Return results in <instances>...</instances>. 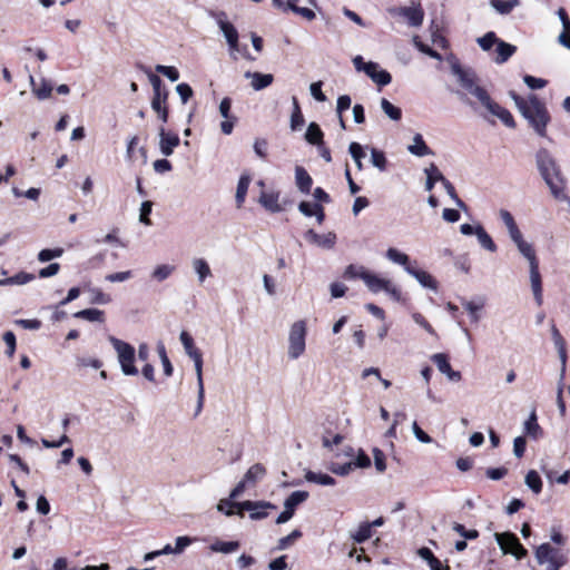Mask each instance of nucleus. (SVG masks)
I'll use <instances>...</instances> for the list:
<instances>
[{
  "instance_id": "53",
  "label": "nucleus",
  "mask_w": 570,
  "mask_h": 570,
  "mask_svg": "<svg viewBox=\"0 0 570 570\" xmlns=\"http://www.w3.org/2000/svg\"><path fill=\"white\" fill-rule=\"evenodd\" d=\"M62 254H63L62 248H53V249L46 248V249H42L39 252L38 259H39V262L45 263V262H49L53 258H58Z\"/></svg>"
},
{
  "instance_id": "35",
  "label": "nucleus",
  "mask_w": 570,
  "mask_h": 570,
  "mask_svg": "<svg viewBox=\"0 0 570 570\" xmlns=\"http://www.w3.org/2000/svg\"><path fill=\"white\" fill-rule=\"evenodd\" d=\"M249 183H250L249 176H247V175L240 176L238 184H237L236 195H235L237 207H242V205L244 204Z\"/></svg>"
},
{
  "instance_id": "12",
  "label": "nucleus",
  "mask_w": 570,
  "mask_h": 570,
  "mask_svg": "<svg viewBox=\"0 0 570 570\" xmlns=\"http://www.w3.org/2000/svg\"><path fill=\"white\" fill-rule=\"evenodd\" d=\"M304 237L307 242L315 244L320 247L331 249L334 247L336 242V235L334 233H327L325 235H320L313 229H308Z\"/></svg>"
},
{
  "instance_id": "17",
  "label": "nucleus",
  "mask_w": 570,
  "mask_h": 570,
  "mask_svg": "<svg viewBox=\"0 0 570 570\" xmlns=\"http://www.w3.org/2000/svg\"><path fill=\"white\" fill-rule=\"evenodd\" d=\"M511 240L514 243L520 254L529 262V265L539 263L533 246L524 240L522 233Z\"/></svg>"
},
{
  "instance_id": "6",
  "label": "nucleus",
  "mask_w": 570,
  "mask_h": 570,
  "mask_svg": "<svg viewBox=\"0 0 570 570\" xmlns=\"http://www.w3.org/2000/svg\"><path fill=\"white\" fill-rule=\"evenodd\" d=\"M306 323L297 321L292 324L288 335V357L297 360L305 352Z\"/></svg>"
},
{
  "instance_id": "15",
  "label": "nucleus",
  "mask_w": 570,
  "mask_h": 570,
  "mask_svg": "<svg viewBox=\"0 0 570 570\" xmlns=\"http://www.w3.org/2000/svg\"><path fill=\"white\" fill-rule=\"evenodd\" d=\"M244 76L245 78L250 79V86L256 91L267 88L274 81V76L272 73L246 71Z\"/></svg>"
},
{
  "instance_id": "21",
  "label": "nucleus",
  "mask_w": 570,
  "mask_h": 570,
  "mask_svg": "<svg viewBox=\"0 0 570 570\" xmlns=\"http://www.w3.org/2000/svg\"><path fill=\"white\" fill-rule=\"evenodd\" d=\"M364 283L370 292L379 293L381 291H385L389 286L390 279L379 277L376 274L368 272L364 275Z\"/></svg>"
},
{
  "instance_id": "44",
  "label": "nucleus",
  "mask_w": 570,
  "mask_h": 570,
  "mask_svg": "<svg viewBox=\"0 0 570 570\" xmlns=\"http://www.w3.org/2000/svg\"><path fill=\"white\" fill-rule=\"evenodd\" d=\"M386 257H387L391 262H393V263H395V264H399V265L404 266V268H405L406 266H410V265H409L410 257H409L406 254H404V253H402V252L397 250L396 248H393V247L389 248V249L386 250Z\"/></svg>"
},
{
  "instance_id": "32",
  "label": "nucleus",
  "mask_w": 570,
  "mask_h": 570,
  "mask_svg": "<svg viewBox=\"0 0 570 570\" xmlns=\"http://www.w3.org/2000/svg\"><path fill=\"white\" fill-rule=\"evenodd\" d=\"M308 498V492L306 491H294L284 502V508L289 510L293 514L298 504L306 501Z\"/></svg>"
},
{
  "instance_id": "47",
  "label": "nucleus",
  "mask_w": 570,
  "mask_h": 570,
  "mask_svg": "<svg viewBox=\"0 0 570 570\" xmlns=\"http://www.w3.org/2000/svg\"><path fill=\"white\" fill-rule=\"evenodd\" d=\"M371 163L379 170L384 171L386 169L387 160L383 151L372 148L371 150Z\"/></svg>"
},
{
  "instance_id": "20",
  "label": "nucleus",
  "mask_w": 570,
  "mask_h": 570,
  "mask_svg": "<svg viewBox=\"0 0 570 570\" xmlns=\"http://www.w3.org/2000/svg\"><path fill=\"white\" fill-rule=\"evenodd\" d=\"M495 46L497 57L494 58V62L498 65L507 62L517 51L515 46L508 43L501 39L497 42Z\"/></svg>"
},
{
  "instance_id": "16",
  "label": "nucleus",
  "mask_w": 570,
  "mask_h": 570,
  "mask_svg": "<svg viewBox=\"0 0 570 570\" xmlns=\"http://www.w3.org/2000/svg\"><path fill=\"white\" fill-rule=\"evenodd\" d=\"M405 272L413 276L423 287L432 291L438 289V282L428 272L414 268L412 266H406Z\"/></svg>"
},
{
  "instance_id": "9",
  "label": "nucleus",
  "mask_w": 570,
  "mask_h": 570,
  "mask_svg": "<svg viewBox=\"0 0 570 570\" xmlns=\"http://www.w3.org/2000/svg\"><path fill=\"white\" fill-rule=\"evenodd\" d=\"M390 12L394 16L404 17L411 27H420L424 19V11L420 4L416 7H400L391 9Z\"/></svg>"
},
{
  "instance_id": "7",
  "label": "nucleus",
  "mask_w": 570,
  "mask_h": 570,
  "mask_svg": "<svg viewBox=\"0 0 570 570\" xmlns=\"http://www.w3.org/2000/svg\"><path fill=\"white\" fill-rule=\"evenodd\" d=\"M494 538L504 554H512L518 560L524 558L528 551L520 543L515 534L511 532L494 533Z\"/></svg>"
},
{
  "instance_id": "56",
  "label": "nucleus",
  "mask_w": 570,
  "mask_h": 570,
  "mask_svg": "<svg viewBox=\"0 0 570 570\" xmlns=\"http://www.w3.org/2000/svg\"><path fill=\"white\" fill-rule=\"evenodd\" d=\"M550 540L551 544H556L557 548H564L568 539L566 535L561 533V531L558 528L552 527L550 530Z\"/></svg>"
},
{
  "instance_id": "14",
  "label": "nucleus",
  "mask_w": 570,
  "mask_h": 570,
  "mask_svg": "<svg viewBox=\"0 0 570 570\" xmlns=\"http://www.w3.org/2000/svg\"><path fill=\"white\" fill-rule=\"evenodd\" d=\"M218 27L223 32L232 51L238 50V32L236 28L227 20L219 18L217 20Z\"/></svg>"
},
{
  "instance_id": "42",
  "label": "nucleus",
  "mask_w": 570,
  "mask_h": 570,
  "mask_svg": "<svg viewBox=\"0 0 570 570\" xmlns=\"http://www.w3.org/2000/svg\"><path fill=\"white\" fill-rule=\"evenodd\" d=\"M239 548L238 541H215L213 544H210V550L214 552H220V553H232L235 552Z\"/></svg>"
},
{
  "instance_id": "51",
  "label": "nucleus",
  "mask_w": 570,
  "mask_h": 570,
  "mask_svg": "<svg viewBox=\"0 0 570 570\" xmlns=\"http://www.w3.org/2000/svg\"><path fill=\"white\" fill-rule=\"evenodd\" d=\"M175 267L171 266V265H167V264H163V265H158L154 271H153V274L151 276L158 281V282H163L165 279H167L171 273L174 272Z\"/></svg>"
},
{
  "instance_id": "40",
  "label": "nucleus",
  "mask_w": 570,
  "mask_h": 570,
  "mask_svg": "<svg viewBox=\"0 0 570 570\" xmlns=\"http://www.w3.org/2000/svg\"><path fill=\"white\" fill-rule=\"evenodd\" d=\"M524 482L529 489L535 494H539L542 490V480L537 471L531 470L527 473Z\"/></svg>"
},
{
  "instance_id": "22",
  "label": "nucleus",
  "mask_w": 570,
  "mask_h": 570,
  "mask_svg": "<svg viewBox=\"0 0 570 570\" xmlns=\"http://www.w3.org/2000/svg\"><path fill=\"white\" fill-rule=\"evenodd\" d=\"M488 112L494 117H498L507 127H515V122L511 112L508 109L501 107L499 104L494 102Z\"/></svg>"
},
{
  "instance_id": "48",
  "label": "nucleus",
  "mask_w": 570,
  "mask_h": 570,
  "mask_svg": "<svg viewBox=\"0 0 570 570\" xmlns=\"http://www.w3.org/2000/svg\"><path fill=\"white\" fill-rule=\"evenodd\" d=\"M414 46L422 52V53H425L428 55L429 57L435 59V60H439L441 61L442 60V56L433 50L432 48H430L428 45L423 43L421 40H420V37L419 36H414L413 39H412Z\"/></svg>"
},
{
  "instance_id": "28",
  "label": "nucleus",
  "mask_w": 570,
  "mask_h": 570,
  "mask_svg": "<svg viewBox=\"0 0 570 570\" xmlns=\"http://www.w3.org/2000/svg\"><path fill=\"white\" fill-rule=\"evenodd\" d=\"M179 340L183 344L185 353L190 358H195L202 355V352L195 346L194 340L188 332L183 331L179 335Z\"/></svg>"
},
{
  "instance_id": "13",
  "label": "nucleus",
  "mask_w": 570,
  "mask_h": 570,
  "mask_svg": "<svg viewBox=\"0 0 570 570\" xmlns=\"http://www.w3.org/2000/svg\"><path fill=\"white\" fill-rule=\"evenodd\" d=\"M530 267V283H531V289L534 296V301L538 306L542 305L543 302V295H542V282H541V275L539 272V263L529 265Z\"/></svg>"
},
{
  "instance_id": "43",
  "label": "nucleus",
  "mask_w": 570,
  "mask_h": 570,
  "mask_svg": "<svg viewBox=\"0 0 570 570\" xmlns=\"http://www.w3.org/2000/svg\"><path fill=\"white\" fill-rule=\"evenodd\" d=\"M499 40L500 39L497 37L495 32L488 31L482 37L476 38V43L483 51H490Z\"/></svg>"
},
{
  "instance_id": "39",
  "label": "nucleus",
  "mask_w": 570,
  "mask_h": 570,
  "mask_svg": "<svg viewBox=\"0 0 570 570\" xmlns=\"http://www.w3.org/2000/svg\"><path fill=\"white\" fill-rule=\"evenodd\" d=\"M266 473V469L261 463H256L252 465L244 475V481L246 483H255L259 479H262Z\"/></svg>"
},
{
  "instance_id": "34",
  "label": "nucleus",
  "mask_w": 570,
  "mask_h": 570,
  "mask_svg": "<svg viewBox=\"0 0 570 570\" xmlns=\"http://www.w3.org/2000/svg\"><path fill=\"white\" fill-rule=\"evenodd\" d=\"M305 480L308 482L320 484V485H334L335 484V479L332 478L331 475L324 474V473H317V472L309 471V470L306 471V473H305Z\"/></svg>"
},
{
  "instance_id": "59",
  "label": "nucleus",
  "mask_w": 570,
  "mask_h": 570,
  "mask_svg": "<svg viewBox=\"0 0 570 570\" xmlns=\"http://www.w3.org/2000/svg\"><path fill=\"white\" fill-rule=\"evenodd\" d=\"M153 203L149 200L142 202L140 206V215L139 222L145 225H151V220L149 219V214L151 213Z\"/></svg>"
},
{
  "instance_id": "30",
  "label": "nucleus",
  "mask_w": 570,
  "mask_h": 570,
  "mask_svg": "<svg viewBox=\"0 0 570 570\" xmlns=\"http://www.w3.org/2000/svg\"><path fill=\"white\" fill-rule=\"evenodd\" d=\"M490 6L499 14H509L514 8L520 6V0H490Z\"/></svg>"
},
{
  "instance_id": "36",
  "label": "nucleus",
  "mask_w": 570,
  "mask_h": 570,
  "mask_svg": "<svg viewBox=\"0 0 570 570\" xmlns=\"http://www.w3.org/2000/svg\"><path fill=\"white\" fill-rule=\"evenodd\" d=\"M293 111L291 115V129L297 130L304 125V117L296 97L292 98Z\"/></svg>"
},
{
  "instance_id": "11",
  "label": "nucleus",
  "mask_w": 570,
  "mask_h": 570,
  "mask_svg": "<svg viewBox=\"0 0 570 570\" xmlns=\"http://www.w3.org/2000/svg\"><path fill=\"white\" fill-rule=\"evenodd\" d=\"M432 362L436 365L438 370L446 375V377L452 382H459L462 379V375L459 371L452 370L448 356L443 353H436L431 356Z\"/></svg>"
},
{
  "instance_id": "58",
  "label": "nucleus",
  "mask_w": 570,
  "mask_h": 570,
  "mask_svg": "<svg viewBox=\"0 0 570 570\" xmlns=\"http://www.w3.org/2000/svg\"><path fill=\"white\" fill-rule=\"evenodd\" d=\"M90 293L92 294L91 303L94 304L105 305L111 302V297L99 288H91Z\"/></svg>"
},
{
  "instance_id": "55",
  "label": "nucleus",
  "mask_w": 570,
  "mask_h": 570,
  "mask_svg": "<svg viewBox=\"0 0 570 570\" xmlns=\"http://www.w3.org/2000/svg\"><path fill=\"white\" fill-rule=\"evenodd\" d=\"M167 97H168L167 90L154 92V96L151 99L153 110H158L160 108L166 107L165 104H166Z\"/></svg>"
},
{
  "instance_id": "25",
  "label": "nucleus",
  "mask_w": 570,
  "mask_h": 570,
  "mask_svg": "<svg viewBox=\"0 0 570 570\" xmlns=\"http://www.w3.org/2000/svg\"><path fill=\"white\" fill-rule=\"evenodd\" d=\"M323 138L324 134L320 126L316 122H311L307 126L306 132H305V139L308 144L315 145L317 147L323 145Z\"/></svg>"
},
{
  "instance_id": "52",
  "label": "nucleus",
  "mask_w": 570,
  "mask_h": 570,
  "mask_svg": "<svg viewBox=\"0 0 570 570\" xmlns=\"http://www.w3.org/2000/svg\"><path fill=\"white\" fill-rule=\"evenodd\" d=\"M368 271L364 266L357 265H348L344 272V277L346 278H361L364 281V275L367 274Z\"/></svg>"
},
{
  "instance_id": "38",
  "label": "nucleus",
  "mask_w": 570,
  "mask_h": 570,
  "mask_svg": "<svg viewBox=\"0 0 570 570\" xmlns=\"http://www.w3.org/2000/svg\"><path fill=\"white\" fill-rule=\"evenodd\" d=\"M372 537V524L370 522L361 523L358 529L351 533V538L356 543H363Z\"/></svg>"
},
{
  "instance_id": "64",
  "label": "nucleus",
  "mask_w": 570,
  "mask_h": 570,
  "mask_svg": "<svg viewBox=\"0 0 570 570\" xmlns=\"http://www.w3.org/2000/svg\"><path fill=\"white\" fill-rule=\"evenodd\" d=\"M176 91L179 95L183 104H186L194 94L191 87L185 82L177 85Z\"/></svg>"
},
{
  "instance_id": "31",
  "label": "nucleus",
  "mask_w": 570,
  "mask_h": 570,
  "mask_svg": "<svg viewBox=\"0 0 570 570\" xmlns=\"http://www.w3.org/2000/svg\"><path fill=\"white\" fill-rule=\"evenodd\" d=\"M407 150L419 157H423L431 154V149L428 147L425 141L423 140L422 135L416 134L413 137V145L407 147Z\"/></svg>"
},
{
  "instance_id": "61",
  "label": "nucleus",
  "mask_w": 570,
  "mask_h": 570,
  "mask_svg": "<svg viewBox=\"0 0 570 570\" xmlns=\"http://www.w3.org/2000/svg\"><path fill=\"white\" fill-rule=\"evenodd\" d=\"M328 469L332 473L344 476L347 475L353 470V466L352 462H347L344 464L331 463Z\"/></svg>"
},
{
  "instance_id": "29",
  "label": "nucleus",
  "mask_w": 570,
  "mask_h": 570,
  "mask_svg": "<svg viewBox=\"0 0 570 570\" xmlns=\"http://www.w3.org/2000/svg\"><path fill=\"white\" fill-rule=\"evenodd\" d=\"M191 265L198 276L199 284H203L207 277L212 276L210 267L204 258H194Z\"/></svg>"
},
{
  "instance_id": "1",
  "label": "nucleus",
  "mask_w": 570,
  "mask_h": 570,
  "mask_svg": "<svg viewBox=\"0 0 570 570\" xmlns=\"http://www.w3.org/2000/svg\"><path fill=\"white\" fill-rule=\"evenodd\" d=\"M535 165L552 196L556 199L564 200L567 198L564 194V179L559 165L549 150L541 148L537 151Z\"/></svg>"
},
{
  "instance_id": "45",
  "label": "nucleus",
  "mask_w": 570,
  "mask_h": 570,
  "mask_svg": "<svg viewBox=\"0 0 570 570\" xmlns=\"http://www.w3.org/2000/svg\"><path fill=\"white\" fill-rule=\"evenodd\" d=\"M348 153L358 170L363 168L362 158L365 156L363 147L358 142H351L348 146Z\"/></svg>"
},
{
  "instance_id": "24",
  "label": "nucleus",
  "mask_w": 570,
  "mask_h": 570,
  "mask_svg": "<svg viewBox=\"0 0 570 570\" xmlns=\"http://www.w3.org/2000/svg\"><path fill=\"white\" fill-rule=\"evenodd\" d=\"M424 173L426 175L425 189L428 191L433 189L436 181L443 184L446 179L434 164H431L429 167H426Z\"/></svg>"
},
{
  "instance_id": "26",
  "label": "nucleus",
  "mask_w": 570,
  "mask_h": 570,
  "mask_svg": "<svg viewBox=\"0 0 570 570\" xmlns=\"http://www.w3.org/2000/svg\"><path fill=\"white\" fill-rule=\"evenodd\" d=\"M499 216L503 222L504 226L507 227L508 234L511 239L521 234V230L519 229L512 214L509 210L500 209Z\"/></svg>"
},
{
  "instance_id": "33",
  "label": "nucleus",
  "mask_w": 570,
  "mask_h": 570,
  "mask_svg": "<svg viewBox=\"0 0 570 570\" xmlns=\"http://www.w3.org/2000/svg\"><path fill=\"white\" fill-rule=\"evenodd\" d=\"M35 279L33 274L20 272L14 276L0 279V286L23 285Z\"/></svg>"
},
{
  "instance_id": "23",
  "label": "nucleus",
  "mask_w": 570,
  "mask_h": 570,
  "mask_svg": "<svg viewBox=\"0 0 570 570\" xmlns=\"http://www.w3.org/2000/svg\"><path fill=\"white\" fill-rule=\"evenodd\" d=\"M475 236L482 248L489 250L490 253L497 252L498 247L495 243L493 242L492 237L487 233L482 225L475 226Z\"/></svg>"
},
{
  "instance_id": "10",
  "label": "nucleus",
  "mask_w": 570,
  "mask_h": 570,
  "mask_svg": "<svg viewBox=\"0 0 570 570\" xmlns=\"http://www.w3.org/2000/svg\"><path fill=\"white\" fill-rule=\"evenodd\" d=\"M158 134H159V149H160V153L164 156H166V157L171 156L173 153H174V149L180 142V139H179L178 135L166 131L164 126H161L159 128V132Z\"/></svg>"
},
{
  "instance_id": "62",
  "label": "nucleus",
  "mask_w": 570,
  "mask_h": 570,
  "mask_svg": "<svg viewBox=\"0 0 570 570\" xmlns=\"http://www.w3.org/2000/svg\"><path fill=\"white\" fill-rule=\"evenodd\" d=\"M2 338L7 345L6 354L9 357H12L16 351V335L13 334V332L8 331L3 334Z\"/></svg>"
},
{
  "instance_id": "41",
  "label": "nucleus",
  "mask_w": 570,
  "mask_h": 570,
  "mask_svg": "<svg viewBox=\"0 0 570 570\" xmlns=\"http://www.w3.org/2000/svg\"><path fill=\"white\" fill-rule=\"evenodd\" d=\"M75 317L89 322H102L104 312L97 308H87L75 313Z\"/></svg>"
},
{
  "instance_id": "8",
  "label": "nucleus",
  "mask_w": 570,
  "mask_h": 570,
  "mask_svg": "<svg viewBox=\"0 0 570 570\" xmlns=\"http://www.w3.org/2000/svg\"><path fill=\"white\" fill-rule=\"evenodd\" d=\"M237 513L243 517L244 511L249 512V518L253 520H262L268 515L267 509H276V505L266 501H244L237 503Z\"/></svg>"
},
{
  "instance_id": "63",
  "label": "nucleus",
  "mask_w": 570,
  "mask_h": 570,
  "mask_svg": "<svg viewBox=\"0 0 570 570\" xmlns=\"http://www.w3.org/2000/svg\"><path fill=\"white\" fill-rule=\"evenodd\" d=\"M523 81L530 89H533V90L541 89V88L546 87V85H547V80H544L542 78H535L530 75H525L523 77Z\"/></svg>"
},
{
  "instance_id": "4",
  "label": "nucleus",
  "mask_w": 570,
  "mask_h": 570,
  "mask_svg": "<svg viewBox=\"0 0 570 570\" xmlns=\"http://www.w3.org/2000/svg\"><path fill=\"white\" fill-rule=\"evenodd\" d=\"M534 557L539 564L546 566L544 570H560L569 561V550L544 542L535 549Z\"/></svg>"
},
{
  "instance_id": "50",
  "label": "nucleus",
  "mask_w": 570,
  "mask_h": 570,
  "mask_svg": "<svg viewBox=\"0 0 570 570\" xmlns=\"http://www.w3.org/2000/svg\"><path fill=\"white\" fill-rule=\"evenodd\" d=\"M302 537V532L298 529L293 530L288 535L283 537L277 542V550H285L293 544L297 539Z\"/></svg>"
},
{
  "instance_id": "57",
  "label": "nucleus",
  "mask_w": 570,
  "mask_h": 570,
  "mask_svg": "<svg viewBox=\"0 0 570 570\" xmlns=\"http://www.w3.org/2000/svg\"><path fill=\"white\" fill-rule=\"evenodd\" d=\"M452 529L464 539L474 540L479 537V532L476 530H466L461 523H454Z\"/></svg>"
},
{
  "instance_id": "18",
  "label": "nucleus",
  "mask_w": 570,
  "mask_h": 570,
  "mask_svg": "<svg viewBox=\"0 0 570 570\" xmlns=\"http://www.w3.org/2000/svg\"><path fill=\"white\" fill-rule=\"evenodd\" d=\"M259 204L271 213H279L283 210L282 205L279 204V193H266L263 191L259 196Z\"/></svg>"
},
{
  "instance_id": "5",
  "label": "nucleus",
  "mask_w": 570,
  "mask_h": 570,
  "mask_svg": "<svg viewBox=\"0 0 570 570\" xmlns=\"http://www.w3.org/2000/svg\"><path fill=\"white\" fill-rule=\"evenodd\" d=\"M109 342L117 352L118 362L125 375H137L138 370L135 366V348L129 343H126L114 336L109 337Z\"/></svg>"
},
{
  "instance_id": "60",
  "label": "nucleus",
  "mask_w": 570,
  "mask_h": 570,
  "mask_svg": "<svg viewBox=\"0 0 570 570\" xmlns=\"http://www.w3.org/2000/svg\"><path fill=\"white\" fill-rule=\"evenodd\" d=\"M373 458H374V464H375L376 470L380 473L384 472L386 470V464H385V454L383 453V451L377 448H374L373 449Z\"/></svg>"
},
{
  "instance_id": "2",
  "label": "nucleus",
  "mask_w": 570,
  "mask_h": 570,
  "mask_svg": "<svg viewBox=\"0 0 570 570\" xmlns=\"http://www.w3.org/2000/svg\"><path fill=\"white\" fill-rule=\"evenodd\" d=\"M517 108L521 115L529 121L534 131L541 136H546V128L550 121L549 112L542 101L535 95L529 96L524 99L515 92H510Z\"/></svg>"
},
{
  "instance_id": "46",
  "label": "nucleus",
  "mask_w": 570,
  "mask_h": 570,
  "mask_svg": "<svg viewBox=\"0 0 570 570\" xmlns=\"http://www.w3.org/2000/svg\"><path fill=\"white\" fill-rule=\"evenodd\" d=\"M51 92L52 86L46 79H41L40 86L33 87V94L39 100L48 99L51 96Z\"/></svg>"
},
{
  "instance_id": "3",
  "label": "nucleus",
  "mask_w": 570,
  "mask_h": 570,
  "mask_svg": "<svg viewBox=\"0 0 570 570\" xmlns=\"http://www.w3.org/2000/svg\"><path fill=\"white\" fill-rule=\"evenodd\" d=\"M453 75L458 78L461 87L471 96H473L480 105L488 111L495 102L489 92L480 86L479 79L471 69H463L460 66L452 67Z\"/></svg>"
},
{
  "instance_id": "37",
  "label": "nucleus",
  "mask_w": 570,
  "mask_h": 570,
  "mask_svg": "<svg viewBox=\"0 0 570 570\" xmlns=\"http://www.w3.org/2000/svg\"><path fill=\"white\" fill-rule=\"evenodd\" d=\"M381 108L383 112L393 121H399L402 118V110L394 106L386 98L381 99Z\"/></svg>"
},
{
  "instance_id": "27",
  "label": "nucleus",
  "mask_w": 570,
  "mask_h": 570,
  "mask_svg": "<svg viewBox=\"0 0 570 570\" xmlns=\"http://www.w3.org/2000/svg\"><path fill=\"white\" fill-rule=\"evenodd\" d=\"M551 335L554 343V346L558 351L559 358L564 366L567 362V351H566V341L563 340L562 335L560 334L559 330L556 327V325L551 326Z\"/></svg>"
},
{
  "instance_id": "19",
  "label": "nucleus",
  "mask_w": 570,
  "mask_h": 570,
  "mask_svg": "<svg viewBox=\"0 0 570 570\" xmlns=\"http://www.w3.org/2000/svg\"><path fill=\"white\" fill-rule=\"evenodd\" d=\"M295 184L301 193L308 194L311 191L313 179L302 166L295 167Z\"/></svg>"
},
{
  "instance_id": "49",
  "label": "nucleus",
  "mask_w": 570,
  "mask_h": 570,
  "mask_svg": "<svg viewBox=\"0 0 570 570\" xmlns=\"http://www.w3.org/2000/svg\"><path fill=\"white\" fill-rule=\"evenodd\" d=\"M524 431L534 439H537L539 433L541 432V428L537 423L535 412H532L529 419L524 422Z\"/></svg>"
},
{
  "instance_id": "54",
  "label": "nucleus",
  "mask_w": 570,
  "mask_h": 570,
  "mask_svg": "<svg viewBox=\"0 0 570 570\" xmlns=\"http://www.w3.org/2000/svg\"><path fill=\"white\" fill-rule=\"evenodd\" d=\"M156 71L167 77L170 81H177L179 79V72L175 67L157 65Z\"/></svg>"
}]
</instances>
